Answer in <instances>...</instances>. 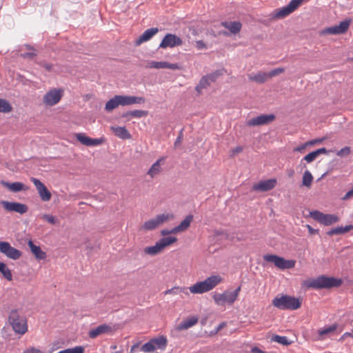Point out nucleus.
Instances as JSON below:
<instances>
[{"label":"nucleus","mask_w":353,"mask_h":353,"mask_svg":"<svg viewBox=\"0 0 353 353\" xmlns=\"http://www.w3.org/2000/svg\"><path fill=\"white\" fill-rule=\"evenodd\" d=\"M342 281L340 279L321 275L314 279L304 281L303 285L307 288L319 290L339 287Z\"/></svg>","instance_id":"f257e3e1"},{"label":"nucleus","mask_w":353,"mask_h":353,"mask_svg":"<svg viewBox=\"0 0 353 353\" xmlns=\"http://www.w3.org/2000/svg\"><path fill=\"white\" fill-rule=\"evenodd\" d=\"M222 281L219 275H212L204 281L195 283L189 288V290L192 294H201L210 291L214 288Z\"/></svg>","instance_id":"f03ea898"},{"label":"nucleus","mask_w":353,"mask_h":353,"mask_svg":"<svg viewBox=\"0 0 353 353\" xmlns=\"http://www.w3.org/2000/svg\"><path fill=\"white\" fill-rule=\"evenodd\" d=\"M274 307L281 310H295L299 308L301 303L298 298L282 294L276 296L272 301Z\"/></svg>","instance_id":"7ed1b4c3"},{"label":"nucleus","mask_w":353,"mask_h":353,"mask_svg":"<svg viewBox=\"0 0 353 353\" xmlns=\"http://www.w3.org/2000/svg\"><path fill=\"white\" fill-rule=\"evenodd\" d=\"M9 323L16 333L24 334L28 330V325L26 319L20 316L16 310L10 311L9 314Z\"/></svg>","instance_id":"20e7f679"},{"label":"nucleus","mask_w":353,"mask_h":353,"mask_svg":"<svg viewBox=\"0 0 353 353\" xmlns=\"http://www.w3.org/2000/svg\"><path fill=\"white\" fill-rule=\"evenodd\" d=\"M241 291V286H239L234 291H224L223 293L214 294L213 299L218 305H224L228 303L232 305L236 300Z\"/></svg>","instance_id":"39448f33"},{"label":"nucleus","mask_w":353,"mask_h":353,"mask_svg":"<svg viewBox=\"0 0 353 353\" xmlns=\"http://www.w3.org/2000/svg\"><path fill=\"white\" fill-rule=\"evenodd\" d=\"M177 239L174 236L163 237L156 242L154 245L144 248V252L150 256H155L167 246L175 243Z\"/></svg>","instance_id":"423d86ee"},{"label":"nucleus","mask_w":353,"mask_h":353,"mask_svg":"<svg viewBox=\"0 0 353 353\" xmlns=\"http://www.w3.org/2000/svg\"><path fill=\"white\" fill-rule=\"evenodd\" d=\"M263 259L266 262L273 263L275 266L281 270L291 269L294 267L296 261L294 260H286L284 258L274 255H264Z\"/></svg>","instance_id":"0eeeda50"},{"label":"nucleus","mask_w":353,"mask_h":353,"mask_svg":"<svg viewBox=\"0 0 353 353\" xmlns=\"http://www.w3.org/2000/svg\"><path fill=\"white\" fill-rule=\"evenodd\" d=\"M173 218V215L169 213L157 215L154 218L145 221L141 226L143 230H153L165 221Z\"/></svg>","instance_id":"6e6552de"},{"label":"nucleus","mask_w":353,"mask_h":353,"mask_svg":"<svg viewBox=\"0 0 353 353\" xmlns=\"http://www.w3.org/2000/svg\"><path fill=\"white\" fill-rule=\"evenodd\" d=\"M351 21L350 19H345L339 23V25H336L334 26L325 28L321 30V35L325 34H342L346 32L350 27Z\"/></svg>","instance_id":"1a4fd4ad"},{"label":"nucleus","mask_w":353,"mask_h":353,"mask_svg":"<svg viewBox=\"0 0 353 353\" xmlns=\"http://www.w3.org/2000/svg\"><path fill=\"white\" fill-rule=\"evenodd\" d=\"M310 216L324 225H330L339 221V218L336 215L323 214L318 210L310 212Z\"/></svg>","instance_id":"9d476101"},{"label":"nucleus","mask_w":353,"mask_h":353,"mask_svg":"<svg viewBox=\"0 0 353 353\" xmlns=\"http://www.w3.org/2000/svg\"><path fill=\"white\" fill-rule=\"evenodd\" d=\"M303 1L304 0H291L286 6L282 7L275 12L274 17L282 19L288 16L293 12Z\"/></svg>","instance_id":"9b49d317"},{"label":"nucleus","mask_w":353,"mask_h":353,"mask_svg":"<svg viewBox=\"0 0 353 353\" xmlns=\"http://www.w3.org/2000/svg\"><path fill=\"white\" fill-rule=\"evenodd\" d=\"M183 43L182 39L174 34L168 33L162 39L159 44V48L165 49L168 48H174L176 46H181Z\"/></svg>","instance_id":"f8f14e48"},{"label":"nucleus","mask_w":353,"mask_h":353,"mask_svg":"<svg viewBox=\"0 0 353 353\" xmlns=\"http://www.w3.org/2000/svg\"><path fill=\"white\" fill-rule=\"evenodd\" d=\"M0 252L13 260L19 259L21 256L20 250L12 247L6 241H0Z\"/></svg>","instance_id":"ddd939ff"},{"label":"nucleus","mask_w":353,"mask_h":353,"mask_svg":"<svg viewBox=\"0 0 353 353\" xmlns=\"http://www.w3.org/2000/svg\"><path fill=\"white\" fill-rule=\"evenodd\" d=\"M1 204L6 211L14 212L20 214L26 213L28 210V206L26 204L21 203L3 201Z\"/></svg>","instance_id":"4468645a"},{"label":"nucleus","mask_w":353,"mask_h":353,"mask_svg":"<svg viewBox=\"0 0 353 353\" xmlns=\"http://www.w3.org/2000/svg\"><path fill=\"white\" fill-rule=\"evenodd\" d=\"M62 97V90L53 89L48 92L43 97V103L46 105L52 106L59 102Z\"/></svg>","instance_id":"2eb2a0df"},{"label":"nucleus","mask_w":353,"mask_h":353,"mask_svg":"<svg viewBox=\"0 0 353 353\" xmlns=\"http://www.w3.org/2000/svg\"><path fill=\"white\" fill-rule=\"evenodd\" d=\"M275 119V115L273 114H261L254 118L248 121L247 124L249 126H257L268 124Z\"/></svg>","instance_id":"dca6fc26"},{"label":"nucleus","mask_w":353,"mask_h":353,"mask_svg":"<svg viewBox=\"0 0 353 353\" xmlns=\"http://www.w3.org/2000/svg\"><path fill=\"white\" fill-rule=\"evenodd\" d=\"M31 181L35 185L41 199L44 201H48L51 199V193L45 186V185L38 179L32 177Z\"/></svg>","instance_id":"f3484780"},{"label":"nucleus","mask_w":353,"mask_h":353,"mask_svg":"<svg viewBox=\"0 0 353 353\" xmlns=\"http://www.w3.org/2000/svg\"><path fill=\"white\" fill-rule=\"evenodd\" d=\"M120 105L125 106L133 104L144 103L145 99L143 97L129 96V95H118Z\"/></svg>","instance_id":"a211bd4d"},{"label":"nucleus","mask_w":353,"mask_h":353,"mask_svg":"<svg viewBox=\"0 0 353 353\" xmlns=\"http://www.w3.org/2000/svg\"><path fill=\"white\" fill-rule=\"evenodd\" d=\"M76 138L81 144L86 146H97L101 145L103 142V139H92L87 137L83 133H77Z\"/></svg>","instance_id":"6ab92c4d"},{"label":"nucleus","mask_w":353,"mask_h":353,"mask_svg":"<svg viewBox=\"0 0 353 353\" xmlns=\"http://www.w3.org/2000/svg\"><path fill=\"white\" fill-rule=\"evenodd\" d=\"M147 68L179 70L180 68L178 63H170L166 61H151L145 65Z\"/></svg>","instance_id":"aec40b11"},{"label":"nucleus","mask_w":353,"mask_h":353,"mask_svg":"<svg viewBox=\"0 0 353 353\" xmlns=\"http://www.w3.org/2000/svg\"><path fill=\"white\" fill-rule=\"evenodd\" d=\"M276 183V179H268L260 181L257 184L252 186V189L255 191L266 192L273 189Z\"/></svg>","instance_id":"412c9836"},{"label":"nucleus","mask_w":353,"mask_h":353,"mask_svg":"<svg viewBox=\"0 0 353 353\" xmlns=\"http://www.w3.org/2000/svg\"><path fill=\"white\" fill-rule=\"evenodd\" d=\"M166 157H163L157 160L147 172V174L152 179L158 175L163 170L161 165L164 163Z\"/></svg>","instance_id":"4be33fe9"},{"label":"nucleus","mask_w":353,"mask_h":353,"mask_svg":"<svg viewBox=\"0 0 353 353\" xmlns=\"http://www.w3.org/2000/svg\"><path fill=\"white\" fill-rule=\"evenodd\" d=\"M159 29L157 28H152L145 30L142 34L136 40V46H139L142 43L146 42L150 40L157 32Z\"/></svg>","instance_id":"5701e85b"},{"label":"nucleus","mask_w":353,"mask_h":353,"mask_svg":"<svg viewBox=\"0 0 353 353\" xmlns=\"http://www.w3.org/2000/svg\"><path fill=\"white\" fill-rule=\"evenodd\" d=\"M112 331V327L110 325H108L106 324H102L97 327L92 329L89 332V336L91 339H94L97 337L99 335L108 333Z\"/></svg>","instance_id":"b1692460"},{"label":"nucleus","mask_w":353,"mask_h":353,"mask_svg":"<svg viewBox=\"0 0 353 353\" xmlns=\"http://www.w3.org/2000/svg\"><path fill=\"white\" fill-rule=\"evenodd\" d=\"M221 26L226 29L229 30L230 32L232 34H237L240 32L242 24L241 22L237 21H223L221 22Z\"/></svg>","instance_id":"393cba45"},{"label":"nucleus","mask_w":353,"mask_h":353,"mask_svg":"<svg viewBox=\"0 0 353 353\" xmlns=\"http://www.w3.org/2000/svg\"><path fill=\"white\" fill-rule=\"evenodd\" d=\"M110 129L115 136L121 139H129L131 138L130 132L125 127L111 126Z\"/></svg>","instance_id":"a878e982"},{"label":"nucleus","mask_w":353,"mask_h":353,"mask_svg":"<svg viewBox=\"0 0 353 353\" xmlns=\"http://www.w3.org/2000/svg\"><path fill=\"white\" fill-rule=\"evenodd\" d=\"M0 183L3 186L8 188L13 192H18L26 190L24 184L21 182L9 183L5 181H1Z\"/></svg>","instance_id":"bb28decb"},{"label":"nucleus","mask_w":353,"mask_h":353,"mask_svg":"<svg viewBox=\"0 0 353 353\" xmlns=\"http://www.w3.org/2000/svg\"><path fill=\"white\" fill-rule=\"evenodd\" d=\"M28 245L32 253L34 255L37 259L42 260L46 259V254L41 249L39 246L34 245L30 240L28 241Z\"/></svg>","instance_id":"cd10ccee"},{"label":"nucleus","mask_w":353,"mask_h":353,"mask_svg":"<svg viewBox=\"0 0 353 353\" xmlns=\"http://www.w3.org/2000/svg\"><path fill=\"white\" fill-rule=\"evenodd\" d=\"M193 220V216L192 214L188 215L179 225L174 228L172 232H176V233L186 230L190 225L191 222Z\"/></svg>","instance_id":"c85d7f7f"},{"label":"nucleus","mask_w":353,"mask_h":353,"mask_svg":"<svg viewBox=\"0 0 353 353\" xmlns=\"http://www.w3.org/2000/svg\"><path fill=\"white\" fill-rule=\"evenodd\" d=\"M353 228L352 225H345V227L339 226L334 228L327 232L328 236H333L336 234H341L350 231Z\"/></svg>","instance_id":"c756f323"},{"label":"nucleus","mask_w":353,"mask_h":353,"mask_svg":"<svg viewBox=\"0 0 353 353\" xmlns=\"http://www.w3.org/2000/svg\"><path fill=\"white\" fill-rule=\"evenodd\" d=\"M197 322H198V319L196 317L192 316L191 318H190L185 321H183V322L179 323L176 327V330L179 331L183 330H187V329L192 327L195 324H196Z\"/></svg>","instance_id":"7c9ffc66"},{"label":"nucleus","mask_w":353,"mask_h":353,"mask_svg":"<svg viewBox=\"0 0 353 353\" xmlns=\"http://www.w3.org/2000/svg\"><path fill=\"white\" fill-rule=\"evenodd\" d=\"M152 343H153V345L154 346L155 350L157 349L163 350L165 348L167 345V339L163 336H161L155 339H151Z\"/></svg>","instance_id":"2f4dec72"},{"label":"nucleus","mask_w":353,"mask_h":353,"mask_svg":"<svg viewBox=\"0 0 353 353\" xmlns=\"http://www.w3.org/2000/svg\"><path fill=\"white\" fill-rule=\"evenodd\" d=\"M269 79L268 72H259L255 74H250L249 79L259 83H264Z\"/></svg>","instance_id":"473e14b6"},{"label":"nucleus","mask_w":353,"mask_h":353,"mask_svg":"<svg viewBox=\"0 0 353 353\" xmlns=\"http://www.w3.org/2000/svg\"><path fill=\"white\" fill-rule=\"evenodd\" d=\"M119 105H120V103L118 98V95H115L114 97L111 98L106 102L105 110L107 112H110L114 109L117 108Z\"/></svg>","instance_id":"72a5a7b5"},{"label":"nucleus","mask_w":353,"mask_h":353,"mask_svg":"<svg viewBox=\"0 0 353 353\" xmlns=\"http://www.w3.org/2000/svg\"><path fill=\"white\" fill-rule=\"evenodd\" d=\"M336 325H331L330 326L323 327L318 331L319 338L321 340L325 339V336L334 332L336 330Z\"/></svg>","instance_id":"f704fd0d"},{"label":"nucleus","mask_w":353,"mask_h":353,"mask_svg":"<svg viewBox=\"0 0 353 353\" xmlns=\"http://www.w3.org/2000/svg\"><path fill=\"white\" fill-rule=\"evenodd\" d=\"M0 272L3 274V277L6 279L8 281L12 280V274L10 270L3 262H0Z\"/></svg>","instance_id":"c9c22d12"},{"label":"nucleus","mask_w":353,"mask_h":353,"mask_svg":"<svg viewBox=\"0 0 353 353\" xmlns=\"http://www.w3.org/2000/svg\"><path fill=\"white\" fill-rule=\"evenodd\" d=\"M165 294H185L186 295H188V288H180V287H174L171 289H169L165 292Z\"/></svg>","instance_id":"e433bc0d"},{"label":"nucleus","mask_w":353,"mask_h":353,"mask_svg":"<svg viewBox=\"0 0 353 353\" xmlns=\"http://www.w3.org/2000/svg\"><path fill=\"white\" fill-rule=\"evenodd\" d=\"M313 181V176L309 170H305L303 175L302 185L306 187H310Z\"/></svg>","instance_id":"4c0bfd02"},{"label":"nucleus","mask_w":353,"mask_h":353,"mask_svg":"<svg viewBox=\"0 0 353 353\" xmlns=\"http://www.w3.org/2000/svg\"><path fill=\"white\" fill-rule=\"evenodd\" d=\"M271 340L284 345H288L291 343V341H289L288 338L285 336L274 335L272 336Z\"/></svg>","instance_id":"58836bf2"},{"label":"nucleus","mask_w":353,"mask_h":353,"mask_svg":"<svg viewBox=\"0 0 353 353\" xmlns=\"http://www.w3.org/2000/svg\"><path fill=\"white\" fill-rule=\"evenodd\" d=\"M210 83L211 81L207 75L203 77L199 81V83L196 87V89L198 92H201L202 89L207 88L210 84Z\"/></svg>","instance_id":"ea45409f"},{"label":"nucleus","mask_w":353,"mask_h":353,"mask_svg":"<svg viewBox=\"0 0 353 353\" xmlns=\"http://www.w3.org/2000/svg\"><path fill=\"white\" fill-rule=\"evenodd\" d=\"M11 110V105L6 100L0 99V112L8 113Z\"/></svg>","instance_id":"a19ab883"},{"label":"nucleus","mask_w":353,"mask_h":353,"mask_svg":"<svg viewBox=\"0 0 353 353\" xmlns=\"http://www.w3.org/2000/svg\"><path fill=\"white\" fill-rule=\"evenodd\" d=\"M154 350V346L153 345V343H152L151 340L143 344L140 347V351L144 353L153 352Z\"/></svg>","instance_id":"79ce46f5"},{"label":"nucleus","mask_w":353,"mask_h":353,"mask_svg":"<svg viewBox=\"0 0 353 353\" xmlns=\"http://www.w3.org/2000/svg\"><path fill=\"white\" fill-rule=\"evenodd\" d=\"M148 114V112L146 110H135L131 111V117L141 118Z\"/></svg>","instance_id":"37998d69"},{"label":"nucleus","mask_w":353,"mask_h":353,"mask_svg":"<svg viewBox=\"0 0 353 353\" xmlns=\"http://www.w3.org/2000/svg\"><path fill=\"white\" fill-rule=\"evenodd\" d=\"M223 70H218L212 73L208 74L207 76L208 77V78L211 82H214L217 79V78L223 75Z\"/></svg>","instance_id":"c03bdc74"},{"label":"nucleus","mask_w":353,"mask_h":353,"mask_svg":"<svg viewBox=\"0 0 353 353\" xmlns=\"http://www.w3.org/2000/svg\"><path fill=\"white\" fill-rule=\"evenodd\" d=\"M317 157L318 156H317L316 153L315 152V151H313L312 152H310L307 155H305L303 157V159H302V161H305L307 163H309L314 161Z\"/></svg>","instance_id":"a18cd8bd"},{"label":"nucleus","mask_w":353,"mask_h":353,"mask_svg":"<svg viewBox=\"0 0 353 353\" xmlns=\"http://www.w3.org/2000/svg\"><path fill=\"white\" fill-rule=\"evenodd\" d=\"M350 152H351L350 148L348 146H345V147L341 148L340 150H339L336 152V154H337V156L342 157H345V156L350 154Z\"/></svg>","instance_id":"49530a36"},{"label":"nucleus","mask_w":353,"mask_h":353,"mask_svg":"<svg viewBox=\"0 0 353 353\" xmlns=\"http://www.w3.org/2000/svg\"><path fill=\"white\" fill-rule=\"evenodd\" d=\"M283 72H284V68H275L274 70H272L269 72H268V77L269 78L273 77L276 76Z\"/></svg>","instance_id":"de8ad7c7"},{"label":"nucleus","mask_w":353,"mask_h":353,"mask_svg":"<svg viewBox=\"0 0 353 353\" xmlns=\"http://www.w3.org/2000/svg\"><path fill=\"white\" fill-rule=\"evenodd\" d=\"M43 219L51 224H56L57 223V219L54 216L50 214H43Z\"/></svg>","instance_id":"09e8293b"},{"label":"nucleus","mask_w":353,"mask_h":353,"mask_svg":"<svg viewBox=\"0 0 353 353\" xmlns=\"http://www.w3.org/2000/svg\"><path fill=\"white\" fill-rule=\"evenodd\" d=\"M195 46L198 50H203L207 48L205 43L202 40L196 41Z\"/></svg>","instance_id":"8fccbe9b"},{"label":"nucleus","mask_w":353,"mask_h":353,"mask_svg":"<svg viewBox=\"0 0 353 353\" xmlns=\"http://www.w3.org/2000/svg\"><path fill=\"white\" fill-rule=\"evenodd\" d=\"M308 143L307 142L298 146V147H296L294 148V152H303L305 148H307V146H308Z\"/></svg>","instance_id":"3c124183"},{"label":"nucleus","mask_w":353,"mask_h":353,"mask_svg":"<svg viewBox=\"0 0 353 353\" xmlns=\"http://www.w3.org/2000/svg\"><path fill=\"white\" fill-rule=\"evenodd\" d=\"M140 347H139V343H137L135 344H134L131 348H130V353H139L140 351Z\"/></svg>","instance_id":"603ef678"},{"label":"nucleus","mask_w":353,"mask_h":353,"mask_svg":"<svg viewBox=\"0 0 353 353\" xmlns=\"http://www.w3.org/2000/svg\"><path fill=\"white\" fill-rule=\"evenodd\" d=\"M182 139H183V131L181 130L179 136L177 137V138L176 139V140L174 141V147L175 148L178 147V145L181 143Z\"/></svg>","instance_id":"864d4df0"},{"label":"nucleus","mask_w":353,"mask_h":353,"mask_svg":"<svg viewBox=\"0 0 353 353\" xmlns=\"http://www.w3.org/2000/svg\"><path fill=\"white\" fill-rule=\"evenodd\" d=\"M23 353H43L42 351H41L39 349H37L35 347H30L27 350H26Z\"/></svg>","instance_id":"5fc2aeb1"},{"label":"nucleus","mask_w":353,"mask_h":353,"mask_svg":"<svg viewBox=\"0 0 353 353\" xmlns=\"http://www.w3.org/2000/svg\"><path fill=\"white\" fill-rule=\"evenodd\" d=\"M353 197V188L349 190L342 198L343 200H347Z\"/></svg>","instance_id":"6e6d98bb"},{"label":"nucleus","mask_w":353,"mask_h":353,"mask_svg":"<svg viewBox=\"0 0 353 353\" xmlns=\"http://www.w3.org/2000/svg\"><path fill=\"white\" fill-rule=\"evenodd\" d=\"M173 230H174V228H172L171 230H167V229L162 230L161 231V234L162 236H166L170 234H176V232H172Z\"/></svg>","instance_id":"4d7b16f0"},{"label":"nucleus","mask_w":353,"mask_h":353,"mask_svg":"<svg viewBox=\"0 0 353 353\" xmlns=\"http://www.w3.org/2000/svg\"><path fill=\"white\" fill-rule=\"evenodd\" d=\"M324 139H325V138H322V139H313V140H311V141H307V143H308V145H314V144H316V143H321V142H322Z\"/></svg>","instance_id":"13d9d810"},{"label":"nucleus","mask_w":353,"mask_h":353,"mask_svg":"<svg viewBox=\"0 0 353 353\" xmlns=\"http://www.w3.org/2000/svg\"><path fill=\"white\" fill-rule=\"evenodd\" d=\"M243 151V148L241 146H237L232 150V155H235Z\"/></svg>","instance_id":"bf43d9fd"},{"label":"nucleus","mask_w":353,"mask_h":353,"mask_svg":"<svg viewBox=\"0 0 353 353\" xmlns=\"http://www.w3.org/2000/svg\"><path fill=\"white\" fill-rule=\"evenodd\" d=\"M315 152L316 153L317 156L321 154H327L328 151L325 148H319L316 150H315Z\"/></svg>","instance_id":"052dcab7"},{"label":"nucleus","mask_w":353,"mask_h":353,"mask_svg":"<svg viewBox=\"0 0 353 353\" xmlns=\"http://www.w3.org/2000/svg\"><path fill=\"white\" fill-rule=\"evenodd\" d=\"M307 228L308 232H310V234H316V233H318V232H319V230H316V229L312 228L310 225H307Z\"/></svg>","instance_id":"680f3d73"},{"label":"nucleus","mask_w":353,"mask_h":353,"mask_svg":"<svg viewBox=\"0 0 353 353\" xmlns=\"http://www.w3.org/2000/svg\"><path fill=\"white\" fill-rule=\"evenodd\" d=\"M121 117L126 118L128 120L131 119V111H128L122 114Z\"/></svg>","instance_id":"e2e57ef3"},{"label":"nucleus","mask_w":353,"mask_h":353,"mask_svg":"<svg viewBox=\"0 0 353 353\" xmlns=\"http://www.w3.org/2000/svg\"><path fill=\"white\" fill-rule=\"evenodd\" d=\"M23 57L33 58L36 54L34 52H27L21 54Z\"/></svg>","instance_id":"0e129e2a"},{"label":"nucleus","mask_w":353,"mask_h":353,"mask_svg":"<svg viewBox=\"0 0 353 353\" xmlns=\"http://www.w3.org/2000/svg\"><path fill=\"white\" fill-rule=\"evenodd\" d=\"M43 67L48 71H50L52 69V65L49 63H43Z\"/></svg>","instance_id":"69168bd1"},{"label":"nucleus","mask_w":353,"mask_h":353,"mask_svg":"<svg viewBox=\"0 0 353 353\" xmlns=\"http://www.w3.org/2000/svg\"><path fill=\"white\" fill-rule=\"evenodd\" d=\"M294 173V170H290L288 171V176H293Z\"/></svg>","instance_id":"338daca9"},{"label":"nucleus","mask_w":353,"mask_h":353,"mask_svg":"<svg viewBox=\"0 0 353 353\" xmlns=\"http://www.w3.org/2000/svg\"><path fill=\"white\" fill-rule=\"evenodd\" d=\"M221 327H222V325H220L217 327V329H216V332H218V331H219Z\"/></svg>","instance_id":"774afa93"}]
</instances>
